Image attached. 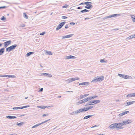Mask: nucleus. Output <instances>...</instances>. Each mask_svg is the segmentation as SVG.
Listing matches in <instances>:
<instances>
[{
    "label": "nucleus",
    "mask_w": 135,
    "mask_h": 135,
    "mask_svg": "<svg viewBox=\"0 0 135 135\" xmlns=\"http://www.w3.org/2000/svg\"><path fill=\"white\" fill-rule=\"evenodd\" d=\"M100 102V100H90L86 103L85 105L88 106L91 105L95 104L97 103H99Z\"/></svg>",
    "instance_id": "1"
},
{
    "label": "nucleus",
    "mask_w": 135,
    "mask_h": 135,
    "mask_svg": "<svg viewBox=\"0 0 135 135\" xmlns=\"http://www.w3.org/2000/svg\"><path fill=\"white\" fill-rule=\"evenodd\" d=\"M17 45L16 44H15L9 47H8L6 48V52H9L12 50L14 49L17 46Z\"/></svg>",
    "instance_id": "2"
},
{
    "label": "nucleus",
    "mask_w": 135,
    "mask_h": 135,
    "mask_svg": "<svg viewBox=\"0 0 135 135\" xmlns=\"http://www.w3.org/2000/svg\"><path fill=\"white\" fill-rule=\"evenodd\" d=\"M66 22L65 21H64L59 24L56 28V30H58L61 28L64 25Z\"/></svg>",
    "instance_id": "3"
},
{
    "label": "nucleus",
    "mask_w": 135,
    "mask_h": 135,
    "mask_svg": "<svg viewBox=\"0 0 135 135\" xmlns=\"http://www.w3.org/2000/svg\"><path fill=\"white\" fill-rule=\"evenodd\" d=\"M120 14H113L111 15H110V16H107L106 17H105L104 18H103V19L104 20L106 19L107 18H110L111 17H114L116 16H120Z\"/></svg>",
    "instance_id": "4"
},
{
    "label": "nucleus",
    "mask_w": 135,
    "mask_h": 135,
    "mask_svg": "<svg viewBox=\"0 0 135 135\" xmlns=\"http://www.w3.org/2000/svg\"><path fill=\"white\" fill-rule=\"evenodd\" d=\"M118 75L120 77H121L123 78H124V79H128V78H129V77H131V76L126 75H123L122 74H118Z\"/></svg>",
    "instance_id": "5"
},
{
    "label": "nucleus",
    "mask_w": 135,
    "mask_h": 135,
    "mask_svg": "<svg viewBox=\"0 0 135 135\" xmlns=\"http://www.w3.org/2000/svg\"><path fill=\"white\" fill-rule=\"evenodd\" d=\"M79 79V78L78 77L72 78L69 79H68L66 80V81L68 82V83H70L73 81H74L75 80H77Z\"/></svg>",
    "instance_id": "6"
},
{
    "label": "nucleus",
    "mask_w": 135,
    "mask_h": 135,
    "mask_svg": "<svg viewBox=\"0 0 135 135\" xmlns=\"http://www.w3.org/2000/svg\"><path fill=\"white\" fill-rule=\"evenodd\" d=\"M11 42L12 41L11 40H9L4 42L3 44L4 45V47L5 48L6 47L10 45L11 43Z\"/></svg>",
    "instance_id": "7"
},
{
    "label": "nucleus",
    "mask_w": 135,
    "mask_h": 135,
    "mask_svg": "<svg viewBox=\"0 0 135 135\" xmlns=\"http://www.w3.org/2000/svg\"><path fill=\"white\" fill-rule=\"evenodd\" d=\"M93 107V106H90L86 108H82L83 112H86V111L89 109L92 108Z\"/></svg>",
    "instance_id": "8"
},
{
    "label": "nucleus",
    "mask_w": 135,
    "mask_h": 135,
    "mask_svg": "<svg viewBox=\"0 0 135 135\" xmlns=\"http://www.w3.org/2000/svg\"><path fill=\"white\" fill-rule=\"evenodd\" d=\"M134 97H135V93H132L127 94V95L126 97L130 98Z\"/></svg>",
    "instance_id": "9"
},
{
    "label": "nucleus",
    "mask_w": 135,
    "mask_h": 135,
    "mask_svg": "<svg viewBox=\"0 0 135 135\" xmlns=\"http://www.w3.org/2000/svg\"><path fill=\"white\" fill-rule=\"evenodd\" d=\"M132 122V120L128 119L127 120L123 121V123L124 125L127 124L131 123Z\"/></svg>",
    "instance_id": "10"
},
{
    "label": "nucleus",
    "mask_w": 135,
    "mask_h": 135,
    "mask_svg": "<svg viewBox=\"0 0 135 135\" xmlns=\"http://www.w3.org/2000/svg\"><path fill=\"white\" fill-rule=\"evenodd\" d=\"M109 127L110 128H117V126H116L115 123L113 124L110 125L109 126Z\"/></svg>",
    "instance_id": "11"
},
{
    "label": "nucleus",
    "mask_w": 135,
    "mask_h": 135,
    "mask_svg": "<svg viewBox=\"0 0 135 135\" xmlns=\"http://www.w3.org/2000/svg\"><path fill=\"white\" fill-rule=\"evenodd\" d=\"M76 58V57L73 56L69 55L67 56H66L65 57V59H75Z\"/></svg>",
    "instance_id": "12"
},
{
    "label": "nucleus",
    "mask_w": 135,
    "mask_h": 135,
    "mask_svg": "<svg viewBox=\"0 0 135 135\" xmlns=\"http://www.w3.org/2000/svg\"><path fill=\"white\" fill-rule=\"evenodd\" d=\"M74 35V34H71L69 35H68L66 36H62V38H70L73 36Z\"/></svg>",
    "instance_id": "13"
},
{
    "label": "nucleus",
    "mask_w": 135,
    "mask_h": 135,
    "mask_svg": "<svg viewBox=\"0 0 135 135\" xmlns=\"http://www.w3.org/2000/svg\"><path fill=\"white\" fill-rule=\"evenodd\" d=\"M83 112L82 108L79 109L76 111L74 112V114H77L78 113Z\"/></svg>",
    "instance_id": "14"
},
{
    "label": "nucleus",
    "mask_w": 135,
    "mask_h": 135,
    "mask_svg": "<svg viewBox=\"0 0 135 135\" xmlns=\"http://www.w3.org/2000/svg\"><path fill=\"white\" fill-rule=\"evenodd\" d=\"M93 81L95 82H99L98 76L94 77L92 81V82Z\"/></svg>",
    "instance_id": "15"
},
{
    "label": "nucleus",
    "mask_w": 135,
    "mask_h": 135,
    "mask_svg": "<svg viewBox=\"0 0 135 135\" xmlns=\"http://www.w3.org/2000/svg\"><path fill=\"white\" fill-rule=\"evenodd\" d=\"M135 102V101L127 102L126 103V104H127V105H126V106L129 105L131 104H133Z\"/></svg>",
    "instance_id": "16"
},
{
    "label": "nucleus",
    "mask_w": 135,
    "mask_h": 135,
    "mask_svg": "<svg viewBox=\"0 0 135 135\" xmlns=\"http://www.w3.org/2000/svg\"><path fill=\"white\" fill-rule=\"evenodd\" d=\"M89 95L88 94H86L83 95H81L80 96V99H82L83 98H85L88 96Z\"/></svg>",
    "instance_id": "17"
},
{
    "label": "nucleus",
    "mask_w": 135,
    "mask_h": 135,
    "mask_svg": "<svg viewBox=\"0 0 135 135\" xmlns=\"http://www.w3.org/2000/svg\"><path fill=\"white\" fill-rule=\"evenodd\" d=\"M6 118L8 119H13L16 118V117L15 116L7 115L6 117Z\"/></svg>",
    "instance_id": "18"
},
{
    "label": "nucleus",
    "mask_w": 135,
    "mask_h": 135,
    "mask_svg": "<svg viewBox=\"0 0 135 135\" xmlns=\"http://www.w3.org/2000/svg\"><path fill=\"white\" fill-rule=\"evenodd\" d=\"M89 84V82H84L79 84L80 85H88Z\"/></svg>",
    "instance_id": "19"
},
{
    "label": "nucleus",
    "mask_w": 135,
    "mask_h": 135,
    "mask_svg": "<svg viewBox=\"0 0 135 135\" xmlns=\"http://www.w3.org/2000/svg\"><path fill=\"white\" fill-rule=\"evenodd\" d=\"M4 48H2L0 49V55H2L4 51Z\"/></svg>",
    "instance_id": "20"
},
{
    "label": "nucleus",
    "mask_w": 135,
    "mask_h": 135,
    "mask_svg": "<svg viewBox=\"0 0 135 135\" xmlns=\"http://www.w3.org/2000/svg\"><path fill=\"white\" fill-rule=\"evenodd\" d=\"M98 77L99 80V82L103 80L104 79V76H98Z\"/></svg>",
    "instance_id": "21"
},
{
    "label": "nucleus",
    "mask_w": 135,
    "mask_h": 135,
    "mask_svg": "<svg viewBox=\"0 0 135 135\" xmlns=\"http://www.w3.org/2000/svg\"><path fill=\"white\" fill-rule=\"evenodd\" d=\"M94 114L86 116L83 119H87L91 117H92L94 116Z\"/></svg>",
    "instance_id": "22"
},
{
    "label": "nucleus",
    "mask_w": 135,
    "mask_h": 135,
    "mask_svg": "<svg viewBox=\"0 0 135 135\" xmlns=\"http://www.w3.org/2000/svg\"><path fill=\"white\" fill-rule=\"evenodd\" d=\"M128 113H129V111H125L120 113L119 114V115L120 116H122L124 115H125L127 114Z\"/></svg>",
    "instance_id": "23"
},
{
    "label": "nucleus",
    "mask_w": 135,
    "mask_h": 135,
    "mask_svg": "<svg viewBox=\"0 0 135 135\" xmlns=\"http://www.w3.org/2000/svg\"><path fill=\"white\" fill-rule=\"evenodd\" d=\"M35 53L34 52H30L28 53L26 55V56H29L31 55H32L34 54Z\"/></svg>",
    "instance_id": "24"
},
{
    "label": "nucleus",
    "mask_w": 135,
    "mask_h": 135,
    "mask_svg": "<svg viewBox=\"0 0 135 135\" xmlns=\"http://www.w3.org/2000/svg\"><path fill=\"white\" fill-rule=\"evenodd\" d=\"M116 126H117V129H122L123 127L121 126H120L119 125H117V123H115Z\"/></svg>",
    "instance_id": "25"
},
{
    "label": "nucleus",
    "mask_w": 135,
    "mask_h": 135,
    "mask_svg": "<svg viewBox=\"0 0 135 135\" xmlns=\"http://www.w3.org/2000/svg\"><path fill=\"white\" fill-rule=\"evenodd\" d=\"M45 53L46 54L51 55L52 54V52L51 51H46Z\"/></svg>",
    "instance_id": "26"
},
{
    "label": "nucleus",
    "mask_w": 135,
    "mask_h": 135,
    "mask_svg": "<svg viewBox=\"0 0 135 135\" xmlns=\"http://www.w3.org/2000/svg\"><path fill=\"white\" fill-rule=\"evenodd\" d=\"M100 62L101 63H107L108 62L107 61V60H104V59H102L100 60Z\"/></svg>",
    "instance_id": "27"
},
{
    "label": "nucleus",
    "mask_w": 135,
    "mask_h": 135,
    "mask_svg": "<svg viewBox=\"0 0 135 135\" xmlns=\"http://www.w3.org/2000/svg\"><path fill=\"white\" fill-rule=\"evenodd\" d=\"M23 17L24 18H25L26 19H28V16L26 14V13L25 12H24L23 13Z\"/></svg>",
    "instance_id": "28"
},
{
    "label": "nucleus",
    "mask_w": 135,
    "mask_h": 135,
    "mask_svg": "<svg viewBox=\"0 0 135 135\" xmlns=\"http://www.w3.org/2000/svg\"><path fill=\"white\" fill-rule=\"evenodd\" d=\"M25 123V122H21L20 123H18L17 124V125L18 126H21L23 124Z\"/></svg>",
    "instance_id": "29"
},
{
    "label": "nucleus",
    "mask_w": 135,
    "mask_h": 135,
    "mask_svg": "<svg viewBox=\"0 0 135 135\" xmlns=\"http://www.w3.org/2000/svg\"><path fill=\"white\" fill-rule=\"evenodd\" d=\"M89 11V10L86 9H85L83 10H81L80 12L82 13H84L85 12H88Z\"/></svg>",
    "instance_id": "30"
},
{
    "label": "nucleus",
    "mask_w": 135,
    "mask_h": 135,
    "mask_svg": "<svg viewBox=\"0 0 135 135\" xmlns=\"http://www.w3.org/2000/svg\"><path fill=\"white\" fill-rule=\"evenodd\" d=\"M16 76L12 75H6V77L15 78Z\"/></svg>",
    "instance_id": "31"
},
{
    "label": "nucleus",
    "mask_w": 135,
    "mask_h": 135,
    "mask_svg": "<svg viewBox=\"0 0 135 135\" xmlns=\"http://www.w3.org/2000/svg\"><path fill=\"white\" fill-rule=\"evenodd\" d=\"M131 17L133 21V22H135V16L132 15L131 16Z\"/></svg>",
    "instance_id": "32"
},
{
    "label": "nucleus",
    "mask_w": 135,
    "mask_h": 135,
    "mask_svg": "<svg viewBox=\"0 0 135 135\" xmlns=\"http://www.w3.org/2000/svg\"><path fill=\"white\" fill-rule=\"evenodd\" d=\"M91 3H89L88 5H87V6L88 7L89 9L91 8H93V6L91 4Z\"/></svg>",
    "instance_id": "33"
},
{
    "label": "nucleus",
    "mask_w": 135,
    "mask_h": 135,
    "mask_svg": "<svg viewBox=\"0 0 135 135\" xmlns=\"http://www.w3.org/2000/svg\"><path fill=\"white\" fill-rule=\"evenodd\" d=\"M38 108H41V109H45L46 108V106H37Z\"/></svg>",
    "instance_id": "34"
},
{
    "label": "nucleus",
    "mask_w": 135,
    "mask_h": 135,
    "mask_svg": "<svg viewBox=\"0 0 135 135\" xmlns=\"http://www.w3.org/2000/svg\"><path fill=\"white\" fill-rule=\"evenodd\" d=\"M50 120V119L47 120H45V121H44V122H42V123H40L39 124H40V125H41L42 124H44V123H45L47 122L48 121H49Z\"/></svg>",
    "instance_id": "35"
},
{
    "label": "nucleus",
    "mask_w": 135,
    "mask_h": 135,
    "mask_svg": "<svg viewBox=\"0 0 135 135\" xmlns=\"http://www.w3.org/2000/svg\"><path fill=\"white\" fill-rule=\"evenodd\" d=\"M83 103H84V101H83V100H81L79 101V102L77 103L78 104H81Z\"/></svg>",
    "instance_id": "36"
},
{
    "label": "nucleus",
    "mask_w": 135,
    "mask_h": 135,
    "mask_svg": "<svg viewBox=\"0 0 135 135\" xmlns=\"http://www.w3.org/2000/svg\"><path fill=\"white\" fill-rule=\"evenodd\" d=\"M83 101H84V103L86 102H87V101H89L88 98V97L84 98L83 99Z\"/></svg>",
    "instance_id": "37"
},
{
    "label": "nucleus",
    "mask_w": 135,
    "mask_h": 135,
    "mask_svg": "<svg viewBox=\"0 0 135 135\" xmlns=\"http://www.w3.org/2000/svg\"><path fill=\"white\" fill-rule=\"evenodd\" d=\"M12 109L13 110H17L18 109H21V107H13L12 108Z\"/></svg>",
    "instance_id": "38"
},
{
    "label": "nucleus",
    "mask_w": 135,
    "mask_h": 135,
    "mask_svg": "<svg viewBox=\"0 0 135 135\" xmlns=\"http://www.w3.org/2000/svg\"><path fill=\"white\" fill-rule=\"evenodd\" d=\"M30 107V105H26L23 107H21V109H22L24 108H27Z\"/></svg>",
    "instance_id": "39"
},
{
    "label": "nucleus",
    "mask_w": 135,
    "mask_h": 135,
    "mask_svg": "<svg viewBox=\"0 0 135 135\" xmlns=\"http://www.w3.org/2000/svg\"><path fill=\"white\" fill-rule=\"evenodd\" d=\"M40 124L39 123L37 124L34 126H33L32 127V128H34L36 127H37L38 126H40Z\"/></svg>",
    "instance_id": "40"
},
{
    "label": "nucleus",
    "mask_w": 135,
    "mask_h": 135,
    "mask_svg": "<svg viewBox=\"0 0 135 135\" xmlns=\"http://www.w3.org/2000/svg\"><path fill=\"white\" fill-rule=\"evenodd\" d=\"M84 4L87 5H88L89 3H92L91 2H86L84 3Z\"/></svg>",
    "instance_id": "41"
},
{
    "label": "nucleus",
    "mask_w": 135,
    "mask_h": 135,
    "mask_svg": "<svg viewBox=\"0 0 135 135\" xmlns=\"http://www.w3.org/2000/svg\"><path fill=\"white\" fill-rule=\"evenodd\" d=\"M1 19L2 21H4L6 19V18L3 16L1 18Z\"/></svg>",
    "instance_id": "42"
},
{
    "label": "nucleus",
    "mask_w": 135,
    "mask_h": 135,
    "mask_svg": "<svg viewBox=\"0 0 135 135\" xmlns=\"http://www.w3.org/2000/svg\"><path fill=\"white\" fill-rule=\"evenodd\" d=\"M69 6L68 5L66 4H65V5L62 6V8H67Z\"/></svg>",
    "instance_id": "43"
},
{
    "label": "nucleus",
    "mask_w": 135,
    "mask_h": 135,
    "mask_svg": "<svg viewBox=\"0 0 135 135\" xmlns=\"http://www.w3.org/2000/svg\"><path fill=\"white\" fill-rule=\"evenodd\" d=\"M46 76L51 77H52V75L51 74L47 73V75H46Z\"/></svg>",
    "instance_id": "44"
},
{
    "label": "nucleus",
    "mask_w": 135,
    "mask_h": 135,
    "mask_svg": "<svg viewBox=\"0 0 135 135\" xmlns=\"http://www.w3.org/2000/svg\"><path fill=\"white\" fill-rule=\"evenodd\" d=\"M7 7L6 6H3L0 7V9H5Z\"/></svg>",
    "instance_id": "45"
},
{
    "label": "nucleus",
    "mask_w": 135,
    "mask_h": 135,
    "mask_svg": "<svg viewBox=\"0 0 135 135\" xmlns=\"http://www.w3.org/2000/svg\"><path fill=\"white\" fill-rule=\"evenodd\" d=\"M49 115V114H48V113L45 114H44L42 115V116L43 117Z\"/></svg>",
    "instance_id": "46"
},
{
    "label": "nucleus",
    "mask_w": 135,
    "mask_h": 135,
    "mask_svg": "<svg viewBox=\"0 0 135 135\" xmlns=\"http://www.w3.org/2000/svg\"><path fill=\"white\" fill-rule=\"evenodd\" d=\"M45 33V32H44L40 33V35H43Z\"/></svg>",
    "instance_id": "47"
},
{
    "label": "nucleus",
    "mask_w": 135,
    "mask_h": 135,
    "mask_svg": "<svg viewBox=\"0 0 135 135\" xmlns=\"http://www.w3.org/2000/svg\"><path fill=\"white\" fill-rule=\"evenodd\" d=\"M61 18L62 19H65L67 18H68V17H67L65 16H62Z\"/></svg>",
    "instance_id": "48"
},
{
    "label": "nucleus",
    "mask_w": 135,
    "mask_h": 135,
    "mask_svg": "<svg viewBox=\"0 0 135 135\" xmlns=\"http://www.w3.org/2000/svg\"><path fill=\"white\" fill-rule=\"evenodd\" d=\"M88 98L89 100H90L93 99L92 96L89 97H88Z\"/></svg>",
    "instance_id": "49"
},
{
    "label": "nucleus",
    "mask_w": 135,
    "mask_h": 135,
    "mask_svg": "<svg viewBox=\"0 0 135 135\" xmlns=\"http://www.w3.org/2000/svg\"><path fill=\"white\" fill-rule=\"evenodd\" d=\"M92 99H93L94 98L97 97H98V96L97 95H94V96H92Z\"/></svg>",
    "instance_id": "50"
},
{
    "label": "nucleus",
    "mask_w": 135,
    "mask_h": 135,
    "mask_svg": "<svg viewBox=\"0 0 135 135\" xmlns=\"http://www.w3.org/2000/svg\"><path fill=\"white\" fill-rule=\"evenodd\" d=\"M70 25H75V23L74 22H70Z\"/></svg>",
    "instance_id": "51"
},
{
    "label": "nucleus",
    "mask_w": 135,
    "mask_h": 135,
    "mask_svg": "<svg viewBox=\"0 0 135 135\" xmlns=\"http://www.w3.org/2000/svg\"><path fill=\"white\" fill-rule=\"evenodd\" d=\"M20 26L22 27H23L25 26V25L24 24H22Z\"/></svg>",
    "instance_id": "52"
},
{
    "label": "nucleus",
    "mask_w": 135,
    "mask_h": 135,
    "mask_svg": "<svg viewBox=\"0 0 135 135\" xmlns=\"http://www.w3.org/2000/svg\"><path fill=\"white\" fill-rule=\"evenodd\" d=\"M132 38V37L131 36L127 37L126 39H130Z\"/></svg>",
    "instance_id": "53"
},
{
    "label": "nucleus",
    "mask_w": 135,
    "mask_h": 135,
    "mask_svg": "<svg viewBox=\"0 0 135 135\" xmlns=\"http://www.w3.org/2000/svg\"><path fill=\"white\" fill-rule=\"evenodd\" d=\"M120 123V124L121 126L122 127L124 125L123 123V121L121 123Z\"/></svg>",
    "instance_id": "54"
},
{
    "label": "nucleus",
    "mask_w": 135,
    "mask_h": 135,
    "mask_svg": "<svg viewBox=\"0 0 135 135\" xmlns=\"http://www.w3.org/2000/svg\"><path fill=\"white\" fill-rule=\"evenodd\" d=\"M65 29H67L68 28V25H66L65 27Z\"/></svg>",
    "instance_id": "55"
},
{
    "label": "nucleus",
    "mask_w": 135,
    "mask_h": 135,
    "mask_svg": "<svg viewBox=\"0 0 135 135\" xmlns=\"http://www.w3.org/2000/svg\"><path fill=\"white\" fill-rule=\"evenodd\" d=\"M47 73H42V75L46 76V75H47Z\"/></svg>",
    "instance_id": "56"
},
{
    "label": "nucleus",
    "mask_w": 135,
    "mask_h": 135,
    "mask_svg": "<svg viewBox=\"0 0 135 135\" xmlns=\"http://www.w3.org/2000/svg\"><path fill=\"white\" fill-rule=\"evenodd\" d=\"M0 77H6V75H0Z\"/></svg>",
    "instance_id": "57"
},
{
    "label": "nucleus",
    "mask_w": 135,
    "mask_h": 135,
    "mask_svg": "<svg viewBox=\"0 0 135 135\" xmlns=\"http://www.w3.org/2000/svg\"><path fill=\"white\" fill-rule=\"evenodd\" d=\"M132 37V38H133L135 37V34L131 35Z\"/></svg>",
    "instance_id": "58"
},
{
    "label": "nucleus",
    "mask_w": 135,
    "mask_h": 135,
    "mask_svg": "<svg viewBox=\"0 0 135 135\" xmlns=\"http://www.w3.org/2000/svg\"><path fill=\"white\" fill-rule=\"evenodd\" d=\"M43 88H41L40 89V90L39 91L41 92V91H43Z\"/></svg>",
    "instance_id": "59"
},
{
    "label": "nucleus",
    "mask_w": 135,
    "mask_h": 135,
    "mask_svg": "<svg viewBox=\"0 0 135 135\" xmlns=\"http://www.w3.org/2000/svg\"><path fill=\"white\" fill-rule=\"evenodd\" d=\"M52 106H46V108H49V107H51Z\"/></svg>",
    "instance_id": "60"
},
{
    "label": "nucleus",
    "mask_w": 135,
    "mask_h": 135,
    "mask_svg": "<svg viewBox=\"0 0 135 135\" xmlns=\"http://www.w3.org/2000/svg\"><path fill=\"white\" fill-rule=\"evenodd\" d=\"M77 8L78 9H82V8L80 7H78Z\"/></svg>",
    "instance_id": "61"
},
{
    "label": "nucleus",
    "mask_w": 135,
    "mask_h": 135,
    "mask_svg": "<svg viewBox=\"0 0 135 135\" xmlns=\"http://www.w3.org/2000/svg\"><path fill=\"white\" fill-rule=\"evenodd\" d=\"M97 126H98L97 125H95L94 126L92 127H91V128H93L94 127H97Z\"/></svg>",
    "instance_id": "62"
},
{
    "label": "nucleus",
    "mask_w": 135,
    "mask_h": 135,
    "mask_svg": "<svg viewBox=\"0 0 135 135\" xmlns=\"http://www.w3.org/2000/svg\"><path fill=\"white\" fill-rule=\"evenodd\" d=\"M17 135V134H16L15 133H13V134H9V135Z\"/></svg>",
    "instance_id": "63"
},
{
    "label": "nucleus",
    "mask_w": 135,
    "mask_h": 135,
    "mask_svg": "<svg viewBox=\"0 0 135 135\" xmlns=\"http://www.w3.org/2000/svg\"><path fill=\"white\" fill-rule=\"evenodd\" d=\"M89 18H89L86 17V18H85V20H86L89 19Z\"/></svg>",
    "instance_id": "64"
}]
</instances>
